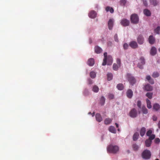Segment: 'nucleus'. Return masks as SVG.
<instances>
[{
	"label": "nucleus",
	"mask_w": 160,
	"mask_h": 160,
	"mask_svg": "<svg viewBox=\"0 0 160 160\" xmlns=\"http://www.w3.org/2000/svg\"><path fill=\"white\" fill-rule=\"evenodd\" d=\"M107 150L111 153H115L118 151L119 147L116 145H110L107 147Z\"/></svg>",
	"instance_id": "1"
},
{
	"label": "nucleus",
	"mask_w": 160,
	"mask_h": 160,
	"mask_svg": "<svg viewBox=\"0 0 160 160\" xmlns=\"http://www.w3.org/2000/svg\"><path fill=\"white\" fill-rule=\"evenodd\" d=\"M126 78L128 80L130 84L133 85L135 84L136 80L133 76L129 73H127L126 75Z\"/></svg>",
	"instance_id": "2"
},
{
	"label": "nucleus",
	"mask_w": 160,
	"mask_h": 160,
	"mask_svg": "<svg viewBox=\"0 0 160 160\" xmlns=\"http://www.w3.org/2000/svg\"><path fill=\"white\" fill-rule=\"evenodd\" d=\"M151 156V152L150 151L145 150L143 152L142 154V157L143 158L148 159L150 158Z\"/></svg>",
	"instance_id": "3"
},
{
	"label": "nucleus",
	"mask_w": 160,
	"mask_h": 160,
	"mask_svg": "<svg viewBox=\"0 0 160 160\" xmlns=\"http://www.w3.org/2000/svg\"><path fill=\"white\" fill-rule=\"evenodd\" d=\"M131 22L137 24L138 22V15L136 14H133L130 17Z\"/></svg>",
	"instance_id": "4"
},
{
	"label": "nucleus",
	"mask_w": 160,
	"mask_h": 160,
	"mask_svg": "<svg viewBox=\"0 0 160 160\" xmlns=\"http://www.w3.org/2000/svg\"><path fill=\"white\" fill-rule=\"evenodd\" d=\"M145 63V60L142 57H141L139 58V62L138 63V66L139 68L141 69L143 68L142 65H144Z\"/></svg>",
	"instance_id": "5"
},
{
	"label": "nucleus",
	"mask_w": 160,
	"mask_h": 160,
	"mask_svg": "<svg viewBox=\"0 0 160 160\" xmlns=\"http://www.w3.org/2000/svg\"><path fill=\"white\" fill-rule=\"evenodd\" d=\"M129 116L132 118H135L137 117L138 113L137 111L135 109L133 108L130 110L129 113Z\"/></svg>",
	"instance_id": "6"
},
{
	"label": "nucleus",
	"mask_w": 160,
	"mask_h": 160,
	"mask_svg": "<svg viewBox=\"0 0 160 160\" xmlns=\"http://www.w3.org/2000/svg\"><path fill=\"white\" fill-rule=\"evenodd\" d=\"M129 45L130 47L133 49H135L138 47V45L136 42L132 41L131 42L129 43Z\"/></svg>",
	"instance_id": "7"
},
{
	"label": "nucleus",
	"mask_w": 160,
	"mask_h": 160,
	"mask_svg": "<svg viewBox=\"0 0 160 160\" xmlns=\"http://www.w3.org/2000/svg\"><path fill=\"white\" fill-rule=\"evenodd\" d=\"M121 24L123 26L126 27L129 24V21L126 19H122L121 22Z\"/></svg>",
	"instance_id": "8"
},
{
	"label": "nucleus",
	"mask_w": 160,
	"mask_h": 160,
	"mask_svg": "<svg viewBox=\"0 0 160 160\" xmlns=\"http://www.w3.org/2000/svg\"><path fill=\"white\" fill-rule=\"evenodd\" d=\"M126 94L128 98L131 99L133 95V92L131 89H129L126 92Z\"/></svg>",
	"instance_id": "9"
},
{
	"label": "nucleus",
	"mask_w": 160,
	"mask_h": 160,
	"mask_svg": "<svg viewBox=\"0 0 160 160\" xmlns=\"http://www.w3.org/2000/svg\"><path fill=\"white\" fill-rule=\"evenodd\" d=\"M137 41L139 44H142L143 43L144 38L142 35H139L137 38Z\"/></svg>",
	"instance_id": "10"
},
{
	"label": "nucleus",
	"mask_w": 160,
	"mask_h": 160,
	"mask_svg": "<svg viewBox=\"0 0 160 160\" xmlns=\"http://www.w3.org/2000/svg\"><path fill=\"white\" fill-rule=\"evenodd\" d=\"M112 58L111 56L110 55L108 56L107 59V65H111L112 63Z\"/></svg>",
	"instance_id": "11"
},
{
	"label": "nucleus",
	"mask_w": 160,
	"mask_h": 160,
	"mask_svg": "<svg viewBox=\"0 0 160 160\" xmlns=\"http://www.w3.org/2000/svg\"><path fill=\"white\" fill-rule=\"evenodd\" d=\"M144 89L147 91H150L153 89V88L149 84H147L144 86Z\"/></svg>",
	"instance_id": "12"
},
{
	"label": "nucleus",
	"mask_w": 160,
	"mask_h": 160,
	"mask_svg": "<svg viewBox=\"0 0 160 160\" xmlns=\"http://www.w3.org/2000/svg\"><path fill=\"white\" fill-rule=\"evenodd\" d=\"M95 118L96 120L99 122H100L102 120V118L99 113H97L95 115Z\"/></svg>",
	"instance_id": "13"
},
{
	"label": "nucleus",
	"mask_w": 160,
	"mask_h": 160,
	"mask_svg": "<svg viewBox=\"0 0 160 160\" xmlns=\"http://www.w3.org/2000/svg\"><path fill=\"white\" fill-rule=\"evenodd\" d=\"M88 15L90 18H93L96 17L97 13L94 11L92 10L89 13Z\"/></svg>",
	"instance_id": "14"
},
{
	"label": "nucleus",
	"mask_w": 160,
	"mask_h": 160,
	"mask_svg": "<svg viewBox=\"0 0 160 160\" xmlns=\"http://www.w3.org/2000/svg\"><path fill=\"white\" fill-rule=\"evenodd\" d=\"M113 21L112 19H110L108 22V28L110 30H111L113 28Z\"/></svg>",
	"instance_id": "15"
},
{
	"label": "nucleus",
	"mask_w": 160,
	"mask_h": 160,
	"mask_svg": "<svg viewBox=\"0 0 160 160\" xmlns=\"http://www.w3.org/2000/svg\"><path fill=\"white\" fill-rule=\"evenodd\" d=\"M148 41L149 43L152 44H154L155 42V38L153 36L151 35L149 37Z\"/></svg>",
	"instance_id": "16"
},
{
	"label": "nucleus",
	"mask_w": 160,
	"mask_h": 160,
	"mask_svg": "<svg viewBox=\"0 0 160 160\" xmlns=\"http://www.w3.org/2000/svg\"><path fill=\"white\" fill-rule=\"evenodd\" d=\"M87 64L90 66H92L94 64V59L90 58L89 59L87 62Z\"/></svg>",
	"instance_id": "17"
},
{
	"label": "nucleus",
	"mask_w": 160,
	"mask_h": 160,
	"mask_svg": "<svg viewBox=\"0 0 160 160\" xmlns=\"http://www.w3.org/2000/svg\"><path fill=\"white\" fill-rule=\"evenodd\" d=\"M157 53V49L154 47H152L150 51V54L152 55H154Z\"/></svg>",
	"instance_id": "18"
},
{
	"label": "nucleus",
	"mask_w": 160,
	"mask_h": 160,
	"mask_svg": "<svg viewBox=\"0 0 160 160\" xmlns=\"http://www.w3.org/2000/svg\"><path fill=\"white\" fill-rule=\"evenodd\" d=\"M95 52L97 54L100 53L102 51V49L101 48L98 46L94 48Z\"/></svg>",
	"instance_id": "19"
},
{
	"label": "nucleus",
	"mask_w": 160,
	"mask_h": 160,
	"mask_svg": "<svg viewBox=\"0 0 160 160\" xmlns=\"http://www.w3.org/2000/svg\"><path fill=\"white\" fill-rule=\"evenodd\" d=\"M146 132V129L145 127H142L141 128L140 131V135L141 136H143L145 135Z\"/></svg>",
	"instance_id": "20"
},
{
	"label": "nucleus",
	"mask_w": 160,
	"mask_h": 160,
	"mask_svg": "<svg viewBox=\"0 0 160 160\" xmlns=\"http://www.w3.org/2000/svg\"><path fill=\"white\" fill-rule=\"evenodd\" d=\"M104 58L103 59V62L102 63V65H106L107 64V59L108 56L107 53L105 52L104 53Z\"/></svg>",
	"instance_id": "21"
},
{
	"label": "nucleus",
	"mask_w": 160,
	"mask_h": 160,
	"mask_svg": "<svg viewBox=\"0 0 160 160\" xmlns=\"http://www.w3.org/2000/svg\"><path fill=\"white\" fill-rule=\"evenodd\" d=\"M143 13L147 16H150L151 14L150 11L148 9H144Z\"/></svg>",
	"instance_id": "22"
},
{
	"label": "nucleus",
	"mask_w": 160,
	"mask_h": 160,
	"mask_svg": "<svg viewBox=\"0 0 160 160\" xmlns=\"http://www.w3.org/2000/svg\"><path fill=\"white\" fill-rule=\"evenodd\" d=\"M106 10L108 12L110 11L111 13H112L114 12V9L110 7L109 6H107L106 8Z\"/></svg>",
	"instance_id": "23"
},
{
	"label": "nucleus",
	"mask_w": 160,
	"mask_h": 160,
	"mask_svg": "<svg viewBox=\"0 0 160 160\" xmlns=\"http://www.w3.org/2000/svg\"><path fill=\"white\" fill-rule=\"evenodd\" d=\"M139 134L138 132H136L134 133L133 137V139L134 141H136L138 140V137Z\"/></svg>",
	"instance_id": "24"
},
{
	"label": "nucleus",
	"mask_w": 160,
	"mask_h": 160,
	"mask_svg": "<svg viewBox=\"0 0 160 160\" xmlns=\"http://www.w3.org/2000/svg\"><path fill=\"white\" fill-rule=\"evenodd\" d=\"M152 142V141L150 140L147 139L145 141L146 146L147 147H150Z\"/></svg>",
	"instance_id": "25"
},
{
	"label": "nucleus",
	"mask_w": 160,
	"mask_h": 160,
	"mask_svg": "<svg viewBox=\"0 0 160 160\" xmlns=\"http://www.w3.org/2000/svg\"><path fill=\"white\" fill-rule=\"evenodd\" d=\"M107 79L109 81H110L113 78V75L111 73H108L107 74Z\"/></svg>",
	"instance_id": "26"
},
{
	"label": "nucleus",
	"mask_w": 160,
	"mask_h": 160,
	"mask_svg": "<svg viewBox=\"0 0 160 160\" xmlns=\"http://www.w3.org/2000/svg\"><path fill=\"white\" fill-rule=\"evenodd\" d=\"M160 108V106L158 103H155L153 106V109L156 111H158Z\"/></svg>",
	"instance_id": "27"
},
{
	"label": "nucleus",
	"mask_w": 160,
	"mask_h": 160,
	"mask_svg": "<svg viewBox=\"0 0 160 160\" xmlns=\"http://www.w3.org/2000/svg\"><path fill=\"white\" fill-rule=\"evenodd\" d=\"M117 88L119 90H122L123 89L124 87L122 84L119 83L117 85Z\"/></svg>",
	"instance_id": "28"
},
{
	"label": "nucleus",
	"mask_w": 160,
	"mask_h": 160,
	"mask_svg": "<svg viewBox=\"0 0 160 160\" xmlns=\"http://www.w3.org/2000/svg\"><path fill=\"white\" fill-rule=\"evenodd\" d=\"M109 130L110 132L114 133H116V129L113 126H110L109 128Z\"/></svg>",
	"instance_id": "29"
},
{
	"label": "nucleus",
	"mask_w": 160,
	"mask_h": 160,
	"mask_svg": "<svg viewBox=\"0 0 160 160\" xmlns=\"http://www.w3.org/2000/svg\"><path fill=\"white\" fill-rule=\"evenodd\" d=\"M150 3L154 6H156L158 4V2L157 0H150Z\"/></svg>",
	"instance_id": "30"
},
{
	"label": "nucleus",
	"mask_w": 160,
	"mask_h": 160,
	"mask_svg": "<svg viewBox=\"0 0 160 160\" xmlns=\"http://www.w3.org/2000/svg\"><path fill=\"white\" fill-rule=\"evenodd\" d=\"M142 112L143 114H147L148 113V110L145 106H142Z\"/></svg>",
	"instance_id": "31"
},
{
	"label": "nucleus",
	"mask_w": 160,
	"mask_h": 160,
	"mask_svg": "<svg viewBox=\"0 0 160 160\" xmlns=\"http://www.w3.org/2000/svg\"><path fill=\"white\" fill-rule=\"evenodd\" d=\"M147 104V107L149 109L151 108L152 106L151 105V102L149 100L147 99L146 100Z\"/></svg>",
	"instance_id": "32"
},
{
	"label": "nucleus",
	"mask_w": 160,
	"mask_h": 160,
	"mask_svg": "<svg viewBox=\"0 0 160 160\" xmlns=\"http://www.w3.org/2000/svg\"><path fill=\"white\" fill-rule=\"evenodd\" d=\"M112 120L111 119L109 118H106L105 120V123L106 125H108L110 123Z\"/></svg>",
	"instance_id": "33"
},
{
	"label": "nucleus",
	"mask_w": 160,
	"mask_h": 160,
	"mask_svg": "<svg viewBox=\"0 0 160 160\" xmlns=\"http://www.w3.org/2000/svg\"><path fill=\"white\" fill-rule=\"evenodd\" d=\"M92 91L95 92H97L99 91V88L97 86L94 85L92 88Z\"/></svg>",
	"instance_id": "34"
},
{
	"label": "nucleus",
	"mask_w": 160,
	"mask_h": 160,
	"mask_svg": "<svg viewBox=\"0 0 160 160\" xmlns=\"http://www.w3.org/2000/svg\"><path fill=\"white\" fill-rule=\"evenodd\" d=\"M126 2V0H120L119 1V3H120V5L122 6H125Z\"/></svg>",
	"instance_id": "35"
},
{
	"label": "nucleus",
	"mask_w": 160,
	"mask_h": 160,
	"mask_svg": "<svg viewBox=\"0 0 160 160\" xmlns=\"http://www.w3.org/2000/svg\"><path fill=\"white\" fill-rule=\"evenodd\" d=\"M105 101V99L104 97L102 96L101 97L100 100V102L102 105H103Z\"/></svg>",
	"instance_id": "36"
},
{
	"label": "nucleus",
	"mask_w": 160,
	"mask_h": 160,
	"mask_svg": "<svg viewBox=\"0 0 160 160\" xmlns=\"http://www.w3.org/2000/svg\"><path fill=\"white\" fill-rule=\"evenodd\" d=\"M152 95H153V93L152 92H148L146 94V96L150 99L152 98Z\"/></svg>",
	"instance_id": "37"
},
{
	"label": "nucleus",
	"mask_w": 160,
	"mask_h": 160,
	"mask_svg": "<svg viewBox=\"0 0 160 160\" xmlns=\"http://www.w3.org/2000/svg\"><path fill=\"white\" fill-rule=\"evenodd\" d=\"M132 148L134 151H137L138 150L139 147L136 144H133L132 146Z\"/></svg>",
	"instance_id": "38"
},
{
	"label": "nucleus",
	"mask_w": 160,
	"mask_h": 160,
	"mask_svg": "<svg viewBox=\"0 0 160 160\" xmlns=\"http://www.w3.org/2000/svg\"><path fill=\"white\" fill-rule=\"evenodd\" d=\"M90 76L92 78H94L96 76V73L94 72H91L90 73Z\"/></svg>",
	"instance_id": "39"
},
{
	"label": "nucleus",
	"mask_w": 160,
	"mask_h": 160,
	"mask_svg": "<svg viewBox=\"0 0 160 160\" xmlns=\"http://www.w3.org/2000/svg\"><path fill=\"white\" fill-rule=\"evenodd\" d=\"M159 76V73L157 72H153L152 75V76L154 78H157Z\"/></svg>",
	"instance_id": "40"
},
{
	"label": "nucleus",
	"mask_w": 160,
	"mask_h": 160,
	"mask_svg": "<svg viewBox=\"0 0 160 160\" xmlns=\"http://www.w3.org/2000/svg\"><path fill=\"white\" fill-rule=\"evenodd\" d=\"M119 66L117 65L116 63H114L113 65V68L114 70L117 71L118 69V68Z\"/></svg>",
	"instance_id": "41"
},
{
	"label": "nucleus",
	"mask_w": 160,
	"mask_h": 160,
	"mask_svg": "<svg viewBox=\"0 0 160 160\" xmlns=\"http://www.w3.org/2000/svg\"><path fill=\"white\" fill-rule=\"evenodd\" d=\"M160 30V27L158 26V27L155 29V32L156 33L158 34L159 33V31Z\"/></svg>",
	"instance_id": "42"
},
{
	"label": "nucleus",
	"mask_w": 160,
	"mask_h": 160,
	"mask_svg": "<svg viewBox=\"0 0 160 160\" xmlns=\"http://www.w3.org/2000/svg\"><path fill=\"white\" fill-rule=\"evenodd\" d=\"M129 47V45L127 43H125L123 45V48L124 49H127Z\"/></svg>",
	"instance_id": "43"
},
{
	"label": "nucleus",
	"mask_w": 160,
	"mask_h": 160,
	"mask_svg": "<svg viewBox=\"0 0 160 160\" xmlns=\"http://www.w3.org/2000/svg\"><path fill=\"white\" fill-rule=\"evenodd\" d=\"M149 136V138L148 140H150L151 141H152V140H153L155 138V135L154 134H152Z\"/></svg>",
	"instance_id": "44"
},
{
	"label": "nucleus",
	"mask_w": 160,
	"mask_h": 160,
	"mask_svg": "<svg viewBox=\"0 0 160 160\" xmlns=\"http://www.w3.org/2000/svg\"><path fill=\"white\" fill-rule=\"evenodd\" d=\"M152 131L151 130H149L146 133V135L147 136H150L152 133Z\"/></svg>",
	"instance_id": "45"
},
{
	"label": "nucleus",
	"mask_w": 160,
	"mask_h": 160,
	"mask_svg": "<svg viewBox=\"0 0 160 160\" xmlns=\"http://www.w3.org/2000/svg\"><path fill=\"white\" fill-rule=\"evenodd\" d=\"M117 62L119 66V67H120L121 65V59L119 58H118L117 59Z\"/></svg>",
	"instance_id": "46"
},
{
	"label": "nucleus",
	"mask_w": 160,
	"mask_h": 160,
	"mask_svg": "<svg viewBox=\"0 0 160 160\" xmlns=\"http://www.w3.org/2000/svg\"><path fill=\"white\" fill-rule=\"evenodd\" d=\"M137 106L139 108H141V102L140 101H138L137 102Z\"/></svg>",
	"instance_id": "47"
},
{
	"label": "nucleus",
	"mask_w": 160,
	"mask_h": 160,
	"mask_svg": "<svg viewBox=\"0 0 160 160\" xmlns=\"http://www.w3.org/2000/svg\"><path fill=\"white\" fill-rule=\"evenodd\" d=\"M114 38L115 41L116 42H118V36L117 34H115L114 36Z\"/></svg>",
	"instance_id": "48"
},
{
	"label": "nucleus",
	"mask_w": 160,
	"mask_h": 160,
	"mask_svg": "<svg viewBox=\"0 0 160 160\" xmlns=\"http://www.w3.org/2000/svg\"><path fill=\"white\" fill-rule=\"evenodd\" d=\"M114 97V95L112 94H109L108 95V98L110 99H113Z\"/></svg>",
	"instance_id": "49"
},
{
	"label": "nucleus",
	"mask_w": 160,
	"mask_h": 160,
	"mask_svg": "<svg viewBox=\"0 0 160 160\" xmlns=\"http://www.w3.org/2000/svg\"><path fill=\"white\" fill-rule=\"evenodd\" d=\"M154 142L156 143H158L160 142V139L159 138H157L155 139Z\"/></svg>",
	"instance_id": "50"
},
{
	"label": "nucleus",
	"mask_w": 160,
	"mask_h": 160,
	"mask_svg": "<svg viewBox=\"0 0 160 160\" xmlns=\"http://www.w3.org/2000/svg\"><path fill=\"white\" fill-rule=\"evenodd\" d=\"M148 82L151 84H154V81L153 79H151V80H149Z\"/></svg>",
	"instance_id": "51"
},
{
	"label": "nucleus",
	"mask_w": 160,
	"mask_h": 160,
	"mask_svg": "<svg viewBox=\"0 0 160 160\" xmlns=\"http://www.w3.org/2000/svg\"><path fill=\"white\" fill-rule=\"evenodd\" d=\"M146 78L148 81L151 79V76L149 75H147L146 77Z\"/></svg>",
	"instance_id": "52"
},
{
	"label": "nucleus",
	"mask_w": 160,
	"mask_h": 160,
	"mask_svg": "<svg viewBox=\"0 0 160 160\" xmlns=\"http://www.w3.org/2000/svg\"><path fill=\"white\" fill-rule=\"evenodd\" d=\"M152 119L153 121H156L157 120V118L155 115H154L152 117Z\"/></svg>",
	"instance_id": "53"
},
{
	"label": "nucleus",
	"mask_w": 160,
	"mask_h": 160,
	"mask_svg": "<svg viewBox=\"0 0 160 160\" xmlns=\"http://www.w3.org/2000/svg\"><path fill=\"white\" fill-rule=\"evenodd\" d=\"M88 84H92L93 82H92V80L91 79H88Z\"/></svg>",
	"instance_id": "54"
},
{
	"label": "nucleus",
	"mask_w": 160,
	"mask_h": 160,
	"mask_svg": "<svg viewBox=\"0 0 160 160\" xmlns=\"http://www.w3.org/2000/svg\"><path fill=\"white\" fill-rule=\"evenodd\" d=\"M143 4L146 7L148 5L147 2L146 0H143Z\"/></svg>",
	"instance_id": "55"
},
{
	"label": "nucleus",
	"mask_w": 160,
	"mask_h": 160,
	"mask_svg": "<svg viewBox=\"0 0 160 160\" xmlns=\"http://www.w3.org/2000/svg\"><path fill=\"white\" fill-rule=\"evenodd\" d=\"M88 114H91V115H92V117H93L94 116V112H93L92 113H91V112H90L88 113Z\"/></svg>",
	"instance_id": "56"
},
{
	"label": "nucleus",
	"mask_w": 160,
	"mask_h": 160,
	"mask_svg": "<svg viewBox=\"0 0 160 160\" xmlns=\"http://www.w3.org/2000/svg\"><path fill=\"white\" fill-rule=\"evenodd\" d=\"M115 125H116V127L117 128H118V124L117 123H115Z\"/></svg>",
	"instance_id": "57"
},
{
	"label": "nucleus",
	"mask_w": 160,
	"mask_h": 160,
	"mask_svg": "<svg viewBox=\"0 0 160 160\" xmlns=\"http://www.w3.org/2000/svg\"><path fill=\"white\" fill-rule=\"evenodd\" d=\"M158 128L160 129V121H159V122L158 123Z\"/></svg>",
	"instance_id": "58"
},
{
	"label": "nucleus",
	"mask_w": 160,
	"mask_h": 160,
	"mask_svg": "<svg viewBox=\"0 0 160 160\" xmlns=\"http://www.w3.org/2000/svg\"><path fill=\"white\" fill-rule=\"evenodd\" d=\"M159 51L160 52V48L159 49Z\"/></svg>",
	"instance_id": "59"
},
{
	"label": "nucleus",
	"mask_w": 160,
	"mask_h": 160,
	"mask_svg": "<svg viewBox=\"0 0 160 160\" xmlns=\"http://www.w3.org/2000/svg\"><path fill=\"white\" fill-rule=\"evenodd\" d=\"M155 160H159L158 159H155Z\"/></svg>",
	"instance_id": "60"
},
{
	"label": "nucleus",
	"mask_w": 160,
	"mask_h": 160,
	"mask_svg": "<svg viewBox=\"0 0 160 160\" xmlns=\"http://www.w3.org/2000/svg\"><path fill=\"white\" fill-rule=\"evenodd\" d=\"M118 131H119V128H118Z\"/></svg>",
	"instance_id": "61"
},
{
	"label": "nucleus",
	"mask_w": 160,
	"mask_h": 160,
	"mask_svg": "<svg viewBox=\"0 0 160 160\" xmlns=\"http://www.w3.org/2000/svg\"><path fill=\"white\" fill-rule=\"evenodd\" d=\"M159 157H160V153H159Z\"/></svg>",
	"instance_id": "62"
}]
</instances>
